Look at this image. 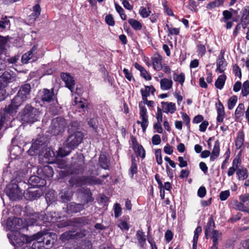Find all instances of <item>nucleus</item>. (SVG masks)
I'll return each mask as SVG.
<instances>
[{
    "label": "nucleus",
    "instance_id": "nucleus-42",
    "mask_svg": "<svg viewBox=\"0 0 249 249\" xmlns=\"http://www.w3.org/2000/svg\"><path fill=\"white\" fill-rule=\"evenodd\" d=\"M25 101L23 100L20 97H19L18 95H17L15 98L12 100L11 104L12 106L16 107L17 108L19 107Z\"/></svg>",
    "mask_w": 249,
    "mask_h": 249
},
{
    "label": "nucleus",
    "instance_id": "nucleus-56",
    "mask_svg": "<svg viewBox=\"0 0 249 249\" xmlns=\"http://www.w3.org/2000/svg\"><path fill=\"white\" fill-rule=\"evenodd\" d=\"M166 27L169 32L168 36L172 35H178L179 33V30L178 28H172L168 24H166Z\"/></svg>",
    "mask_w": 249,
    "mask_h": 249
},
{
    "label": "nucleus",
    "instance_id": "nucleus-36",
    "mask_svg": "<svg viewBox=\"0 0 249 249\" xmlns=\"http://www.w3.org/2000/svg\"><path fill=\"white\" fill-rule=\"evenodd\" d=\"M244 134L243 132H239L235 142V146L237 148L239 149L244 143Z\"/></svg>",
    "mask_w": 249,
    "mask_h": 249
},
{
    "label": "nucleus",
    "instance_id": "nucleus-17",
    "mask_svg": "<svg viewBox=\"0 0 249 249\" xmlns=\"http://www.w3.org/2000/svg\"><path fill=\"white\" fill-rule=\"evenodd\" d=\"M78 194L83 201V204H84L91 202L92 200L91 192L87 188H80L78 191Z\"/></svg>",
    "mask_w": 249,
    "mask_h": 249
},
{
    "label": "nucleus",
    "instance_id": "nucleus-32",
    "mask_svg": "<svg viewBox=\"0 0 249 249\" xmlns=\"http://www.w3.org/2000/svg\"><path fill=\"white\" fill-rule=\"evenodd\" d=\"M74 222L80 226L86 225L90 224L91 219L89 217H81L74 219Z\"/></svg>",
    "mask_w": 249,
    "mask_h": 249
},
{
    "label": "nucleus",
    "instance_id": "nucleus-15",
    "mask_svg": "<svg viewBox=\"0 0 249 249\" xmlns=\"http://www.w3.org/2000/svg\"><path fill=\"white\" fill-rule=\"evenodd\" d=\"M53 89H43L41 93V99L43 102L50 103L55 99Z\"/></svg>",
    "mask_w": 249,
    "mask_h": 249
},
{
    "label": "nucleus",
    "instance_id": "nucleus-40",
    "mask_svg": "<svg viewBox=\"0 0 249 249\" xmlns=\"http://www.w3.org/2000/svg\"><path fill=\"white\" fill-rule=\"evenodd\" d=\"M79 124L77 121H72L68 127V133H72L75 131H79Z\"/></svg>",
    "mask_w": 249,
    "mask_h": 249
},
{
    "label": "nucleus",
    "instance_id": "nucleus-18",
    "mask_svg": "<svg viewBox=\"0 0 249 249\" xmlns=\"http://www.w3.org/2000/svg\"><path fill=\"white\" fill-rule=\"evenodd\" d=\"M84 208V204H77L75 202H71L67 204V209L68 213H76L80 212Z\"/></svg>",
    "mask_w": 249,
    "mask_h": 249
},
{
    "label": "nucleus",
    "instance_id": "nucleus-54",
    "mask_svg": "<svg viewBox=\"0 0 249 249\" xmlns=\"http://www.w3.org/2000/svg\"><path fill=\"white\" fill-rule=\"evenodd\" d=\"M197 52L198 53V55L201 57H202L206 53V48L205 45L200 43H198L197 45Z\"/></svg>",
    "mask_w": 249,
    "mask_h": 249
},
{
    "label": "nucleus",
    "instance_id": "nucleus-26",
    "mask_svg": "<svg viewBox=\"0 0 249 249\" xmlns=\"http://www.w3.org/2000/svg\"><path fill=\"white\" fill-rule=\"evenodd\" d=\"M219 152H220L219 142L217 141H216L214 142V146L213 147L212 154L210 157V160L214 161L216 159H217L219 155Z\"/></svg>",
    "mask_w": 249,
    "mask_h": 249
},
{
    "label": "nucleus",
    "instance_id": "nucleus-25",
    "mask_svg": "<svg viewBox=\"0 0 249 249\" xmlns=\"http://www.w3.org/2000/svg\"><path fill=\"white\" fill-rule=\"evenodd\" d=\"M160 85L162 90H169L172 87L173 81L171 78H163L160 81Z\"/></svg>",
    "mask_w": 249,
    "mask_h": 249
},
{
    "label": "nucleus",
    "instance_id": "nucleus-47",
    "mask_svg": "<svg viewBox=\"0 0 249 249\" xmlns=\"http://www.w3.org/2000/svg\"><path fill=\"white\" fill-rule=\"evenodd\" d=\"M173 79L182 85L185 80V75L183 73H181L180 74L175 73L173 75Z\"/></svg>",
    "mask_w": 249,
    "mask_h": 249
},
{
    "label": "nucleus",
    "instance_id": "nucleus-58",
    "mask_svg": "<svg viewBox=\"0 0 249 249\" xmlns=\"http://www.w3.org/2000/svg\"><path fill=\"white\" fill-rule=\"evenodd\" d=\"M114 214L115 217L118 218L120 216L122 213V208L120 205L118 203H116L114 205Z\"/></svg>",
    "mask_w": 249,
    "mask_h": 249
},
{
    "label": "nucleus",
    "instance_id": "nucleus-53",
    "mask_svg": "<svg viewBox=\"0 0 249 249\" xmlns=\"http://www.w3.org/2000/svg\"><path fill=\"white\" fill-rule=\"evenodd\" d=\"M77 99L78 98L77 97H75V100L72 103V105L76 106L77 108L82 109L84 110L86 107L85 103L82 101H78Z\"/></svg>",
    "mask_w": 249,
    "mask_h": 249
},
{
    "label": "nucleus",
    "instance_id": "nucleus-44",
    "mask_svg": "<svg viewBox=\"0 0 249 249\" xmlns=\"http://www.w3.org/2000/svg\"><path fill=\"white\" fill-rule=\"evenodd\" d=\"M139 12L140 15L143 18H146L148 17L151 13V11L149 8H146L143 6L140 7Z\"/></svg>",
    "mask_w": 249,
    "mask_h": 249
},
{
    "label": "nucleus",
    "instance_id": "nucleus-16",
    "mask_svg": "<svg viewBox=\"0 0 249 249\" xmlns=\"http://www.w3.org/2000/svg\"><path fill=\"white\" fill-rule=\"evenodd\" d=\"M31 91V86L29 84H25L20 88L18 91V95L23 100L26 101L30 98V94Z\"/></svg>",
    "mask_w": 249,
    "mask_h": 249
},
{
    "label": "nucleus",
    "instance_id": "nucleus-59",
    "mask_svg": "<svg viewBox=\"0 0 249 249\" xmlns=\"http://www.w3.org/2000/svg\"><path fill=\"white\" fill-rule=\"evenodd\" d=\"M223 20L224 22H227L228 20L230 19L232 17V13L228 10H225L223 12Z\"/></svg>",
    "mask_w": 249,
    "mask_h": 249
},
{
    "label": "nucleus",
    "instance_id": "nucleus-57",
    "mask_svg": "<svg viewBox=\"0 0 249 249\" xmlns=\"http://www.w3.org/2000/svg\"><path fill=\"white\" fill-rule=\"evenodd\" d=\"M155 156L156 158V161L157 163L159 165L161 164L162 163V159L161 156V149H157L155 152Z\"/></svg>",
    "mask_w": 249,
    "mask_h": 249
},
{
    "label": "nucleus",
    "instance_id": "nucleus-46",
    "mask_svg": "<svg viewBox=\"0 0 249 249\" xmlns=\"http://www.w3.org/2000/svg\"><path fill=\"white\" fill-rule=\"evenodd\" d=\"M136 148L134 149L138 156H140L144 158L145 156V150L142 145H139L138 143H136Z\"/></svg>",
    "mask_w": 249,
    "mask_h": 249
},
{
    "label": "nucleus",
    "instance_id": "nucleus-22",
    "mask_svg": "<svg viewBox=\"0 0 249 249\" xmlns=\"http://www.w3.org/2000/svg\"><path fill=\"white\" fill-rule=\"evenodd\" d=\"M161 105L163 112L166 113L168 112L173 113L176 110L175 104L172 102L168 103L162 102Z\"/></svg>",
    "mask_w": 249,
    "mask_h": 249
},
{
    "label": "nucleus",
    "instance_id": "nucleus-55",
    "mask_svg": "<svg viewBox=\"0 0 249 249\" xmlns=\"http://www.w3.org/2000/svg\"><path fill=\"white\" fill-rule=\"evenodd\" d=\"M118 226L122 230H128L129 226L127 222L123 219H120L118 222Z\"/></svg>",
    "mask_w": 249,
    "mask_h": 249
},
{
    "label": "nucleus",
    "instance_id": "nucleus-50",
    "mask_svg": "<svg viewBox=\"0 0 249 249\" xmlns=\"http://www.w3.org/2000/svg\"><path fill=\"white\" fill-rule=\"evenodd\" d=\"M237 101V97L236 95L232 96L229 100L228 105V108L230 110L232 109Z\"/></svg>",
    "mask_w": 249,
    "mask_h": 249
},
{
    "label": "nucleus",
    "instance_id": "nucleus-19",
    "mask_svg": "<svg viewBox=\"0 0 249 249\" xmlns=\"http://www.w3.org/2000/svg\"><path fill=\"white\" fill-rule=\"evenodd\" d=\"M59 196L62 201L66 202L70 201L73 196V192L71 189L65 188L59 193Z\"/></svg>",
    "mask_w": 249,
    "mask_h": 249
},
{
    "label": "nucleus",
    "instance_id": "nucleus-33",
    "mask_svg": "<svg viewBox=\"0 0 249 249\" xmlns=\"http://www.w3.org/2000/svg\"><path fill=\"white\" fill-rule=\"evenodd\" d=\"M226 79V76L225 74H222L219 76L215 82V86L216 88L221 89L225 84Z\"/></svg>",
    "mask_w": 249,
    "mask_h": 249
},
{
    "label": "nucleus",
    "instance_id": "nucleus-2",
    "mask_svg": "<svg viewBox=\"0 0 249 249\" xmlns=\"http://www.w3.org/2000/svg\"><path fill=\"white\" fill-rule=\"evenodd\" d=\"M40 112L36 108L28 104L21 112V119L25 123H33L38 120Z\"/></svg>",
    "mask_w": 249,
    "mask_h": 249
},
{
    "label": "nucleus",
    "instance_id": "nucleus-52",
    "mask_svg": "<svg viewBox=\"0 0 249 249\" xmlns=\"http://www.w3.org/2000/svg\"><path fill=\"white\" fill-rule=\"evenodd\" d=\"M249 93V81H246L243 84L242 94L243 96H246Z\"/></svg>",
    "mask_w": 249,
    "mask_h": 249
},
{
    "label": "nucleus",
    "instance_id": "nucleus-48",
    "mask_svg": "<svg viewBox=\"0 0 249 249\" xmlns=\"http://www.w3.org/2000/svg\"><path fill=\"white\" fill-rule=\"evenodd\" d=\"M115 7L123 20H125L126 16L124 13V10L117 3H115Z\"/></svg>",
    "mask_w": 249,
    "mask_h": 249
},
{
    "label": "nucleus",
    "instance_id": "nucleus-28",
    "mask_svg": "<svg viewBox=\"0 0 249 249\" xmlns=\"http://www.w3.org/2000/svg\"><path fill=\"white\" fill-rule=\"evenodd\" d=\"M161 60V57L158 55H155L152 58L153 66L155 70L160 71L162 69Z\"/></svg>",
    "mask_w": 249,
    "mask_h": 249
},
{
    "label": "nucleus",
    "instance_id": "nucleus-13",
    "mask_svg": "<svg viewBox=\"0 0 249 249\" xmlns=\"http://www.w3.org/2000/svg\"><path fill=\"white\" fill-rule=\"evenodd\" d=\"M61 77L65 83L66 87L72 92L75 86V81L73 78L68 73H62Z\"/></svg>",
    "mask_w": 249,
    "mask_h": 249
},
{
    "label": "nucleus",
    "instance_id": "nucleus-29",
    "mask_svg": "<svg viewBox=\"0 0 249 249\" xmlns=\"http://www.w3.org/2000/svg\"><path fill=\"white\" fill-rule=\"evenodd\" d=\"M214 227V222L213 217L211 216L209 218V221L205 229V234L207 238H208L209 233H210L212 231L214 230L213 229Z\"/></svg>",
    "mask_w": 249,
    "mask_h": 249
},
{
    "label": "nucleus",
    "instance_id": "nucleus-61",
    "mask_svg": "<svg viewBox=\"0 0 249 249\" xmlns=\"http://www.w3.org/2000/svg\"><path fill=\"white\" fill-rule=\"evenodd\" d=\"M105 20L106 23L109 26H113L115 24L114 18L111 15L106 16Z\"/></svg>",
    "mask_w": 249,
    "mask_h": 249
},
{
    "label": "nucleus",
    "instance_id": "nucleus-63",
    "mask_svg": "<svg viewBox=\"0 0 249 249\" xmlns=\"http://www.w3.org/2000/svg\"><path fill=\"white\" fill-rule=\"evenodd\" d=\"M9 37H3L0 36V46L5 48V46L8 44Z\"/></svg>",
    "mask_w": 249,
    "mask_h": 249
},
{
    "label": "nucleus",
    "instance_id": "nucleus-3",
    "mask_svg": "<svg viewBox=\"0 0 249 249\" xmlns=\"http://www.w3.org/2000/svg\"><path fill=\"white\" fill-rule=\"evenodd\" d=\"M67 125V123L65 119L56 117L52 120L48 132L55 136L60 135L64 132Z\"/></svg>",
    "mask_w": 249,
    "mask_h": 249
},
{
    "label": "nucleus",
    "instance_id": "nucleus-27",
    "mask_svg": "<svg viewBox=\"0 0 249 249\" xmlns=\"http://www.w3.org/2000/svg\"><path fill=\"white\" fill-rule=\"evenodd\" d=\"M40 237H42V240L45 241V246L46 249L51 248L53 244L54 240L47 233L44 234H40Z\"/></svg>",
    "mask_w": 249,
    "mask_h": 249
},
{
    "label": "nucleus",
    "instance_id": "nucleus-14",
    "mask_svg": "<svg viewBox=\"0 0 249 249\" xmlns=\"http://www.w3.org/2000/svg\"><path fill=\"white\" fill-rule=\"evenodd\" d=\"M0 77L7 85L8 83L13 82L16 80L17 76L15 72L10 70L5 71Z\"/></svg>",
    "mask_w": 249,
    "mask_h": 249
},
{
    "label": "nucleus",
    "instance_id": "nucleus-7",
    "mask_svg": "<svg viewBox=\"0 0 249 249\" xmlns=\"http://www.w3.org/2000/svg\"><path fill=\"white\" fill-rule=\"evenodd\" d=\"M16 107L12 106L11 103L8 107H5L0 112V130L5 122L10 121L11 117L15 114L18 110Z\"/></svg>",
    "mask_w": 249,
    "mask_h": 249
},
{
    "label": "nucleus",
    "instance_id": "nucleus-35",
    "mask_svg": "<svg viewBox=\"0 0 249 249\" xmlns=\"http://www.w3.org/2000/svg\"><path fill=\"white\" fill-rule=\"evenodd\" d=\"M155 91V88L152 86H145L144 89H141V92L142 96H149L150 95V92L152 94H154Z\"/></svg>",
    "mask_w": 249,
    "mask_h": 249
},
{
    "label": "nucleus",
    "instance_id": "nucleus-20",
    "mask_svg": "<svg viewBox=\"0 0 249 249\" xmlns=\"http://www.w3.org/2000/svg\"><path fill=\"white\" fill-rule=\"evenodd\" d=\"M40 233H38L35 235V238L36 240L33 243L32 246L33 249H46L45 246V241L42 240V237H40Z\"/></svg>",
    "mask_w": 249,
    "mask_h": 249
},
{
    "label": "nucleus",
    "instance_id": "nucleus-9",
    "mask_svg": "<svg viewBox=\"0 0 249 249\" xmlns=\"http://www.w3.org/2000/svg\"><path fill=\"white\" fill-rule=\"evenodd\" d=\"M46 147V144L41 139L37 140L32 145L28 152L30 155L40 153L43 151V149Z\"/></svg>",
    "mask_w": 249,
    "mask_h": 249
},
{
    "label": "nucleus",
    "instance_id": "nucleus-24",
    "mask_svg": "<svg viewBox=\"0 0 249 249\" xmlns=\"http://www.w3.org/2000/svg\"><path fill=\"white\" fill-rule=\"evenodd\" d=\"M136 236L139 246L143 249L145 248L146 238L144 232L142 231H138Z\"/></svg>",
    "mask_w": 249,
    "mask_h": 249
},
{
    "label": "nucleus",
    "instance_id": "nucleus-10",
    "mask_svg": "<svg viewBox=\"0 0 249 249\" xmlns=\"http://www.w3.org/2000/svg\"><path fill=\"white\" fill-rule=\"evenodd\" d=\"M79 184L93 185H98L102 183V181L100 178H97L93 176H83L80 177Z\"/></svg>",
    "mask_w": 249,
    "mask_h": 249
},
{
    "label": "nucleus",
    "instance_id": "nucleus-37",
    "mask_svg": "<svg viewBox=\"0 0 249 249\" xmlns=\"http://www.w3.org/2000/svg\"><path fill=\"white\" fill-rule=\"evenodd\" d=\"M236 174L239 180H244L248 177L247 170L243 167L238 169L236 171Z\"/></svg>",
    "mask_w": 249,
    "mask_h": 249
},
{
    "label": "nucleus",
    "instance_id": "nucleus-21",
    "mask_svg": "<svg viewBox=\"0 0 249 249\" xmlns=\"http://www.w3.org/2000/svg\"><path fill=\"white\" fill-rule=\"evenodd\" d=\"M42 195V192L40 189L29 190L26 194L27 199L32 200L39 198Z\"/></svg>",
    "mask_w": 249,
    "mask_h": 249
},
{
    "label": "nucleus",
    "instance_id": "nucleus-38",
    "mask_svg": "<svg viewBox=\"0 0 249 249\" xmlns=\"http://www.w3.org/2000/svg\"><path fill=\"white\" fill-rule=\"evenodd\" d=\"M99 163L100 166L105 169H107L109 166V162L105 155H101L99 157Z\"/></svg>",
    "mask_w": 249,
    "mask_h": 249
},
{
    "label": "nucleus",
    "instance_id": "nucleus-62",
    "mask_svg": "<svg viewBox=\"0 0 249 249\" xmlns=\"http://www.w3.org/2000/svg\"><path fill=\"white\" fill-rule=\"evenodd\" d=\"M230 194L229 191H222L220 193L219 197L221 200L224 201L226 200L229 196Z\"/></svg>",
    "mask_w": 249,
    "mask_h": 249
},
{
    "label": "nucleus",
    "instance_id": "nucleus-34",
    "mask_svg": "<svg viewBox=\"0 0 249 249\" xmlns=\"http://www.w3.org/2000/svg\"><path fill=\"white\" fill-rule=\"evenodd\" d=\"M241 20L243 28H246L249 22V9L248 8H245L243 10Z\"/></svg>",
    "mask_w": 249,
    "mask_h": 249
},
{
    "label": "nucleus",
    "instance_id": "nucleus-23",
    "mask_svg": "<svg viewBox=\"0 0 249 249\" xmlns=\"http://www.w3.org/2000/svg\"><path fill=\"white\" fill-rule=\"evenodd\" d=\"M216 71L220 73L224 72L227 66V62L223 56H219L216 61Z\"/></svg>",
    "mask_w": 249,
    "mask_h": 249
},
{
    "label": "nucleus",
    "instance_id": "nucleus-1",
    "mask_svg": "<svg viewBox=\"0 0 249 249\" xmlns=\"http://www.w3.org/2000/svg\"><path fill=\"white\" fill-rule=\"evenodd\" d=\"M69 135L63 144V147L59 148L57 157H65L76 148L81 142L83 139V134L81 131H75L69 133Z\"/></svg>",
    "mask_w": 249,
    "mask_h": 249
},
{
    "label": "nucleus",
    "instance_id": "nucleus-11",
    "mask_svg": "<svg viewBox=\"0 0 249 249\" xmlns=\"http://www.w3.org/2000/svg\"><path fill=\"white\" fill-rule=\"evenodd\" d=\"M86 235V231H84L81 233L75 232V231H66L61 234L60 239L62 241L65 242L70 239H74L77 237H83Z\"/></svg>",
    "mask_w": 249,
    "mask_h": 249
},
{
    "label": "nucleus",
    "instance_id": "nucleus-5",
    "mask_svg": "<svg viewBox=\"0 0 249 249\" xmlns=\"http://www.w3.org/2000/svg\"><path fill=\"white\" fill-rule=\"evenodd\" d=\"M7 196L10 200L15 201L22 198L23 193L18 184L11 183L8 184L5 190Z\"/></svg>",
    "mask_w": 249,
    "mask_h": 249
},
{
    "label": "nucleus",
    "instance_id": "nucleus-60",
    "mask_svg": "<svg viewBox=\"0 0 249 249\" xmlns=\"http://www.w3.org/2000/svg\"><path fill=\"white\" fill-rule=\"evenodd\" d=\"M80 178H71L69 181V182L71 186L76 185V186H80L81 185L79 184Z\"/></svg>",
    "mask_w": 249,
    "mask_h": 249
},
{
    "label": "nucleus",
    "instance_id": "nucleus-6",
    "mask_svg": "<svg viewBox=\"0 0 249 249\" xmlns=\"http://www.w3.org/2000/svg\"><path fill=\"white\" fill-rule=\"evenodd\" d=\"M84 157L81 154H76L72 157V173H82L85 168Z\"/></svg>",
    "mask_w": 249,
    "mask_h": 249
},
{
    "label": "nucleus",
    "instance_id": "nucleus-30",
    "mask_svg": "<svg viewBox=\"0 0 249 249\" xmlns=\"http://www.w3.org/2000/svg\"><path fill=\"white\" fill-rule=\"evenodd\" d=\"M217 121L218 122H222L223 121V117L225 115L224 107L221 102H219L217 106Z\"/></svg>",
    "mask_w": 249,
    "mask_h": 249
},
{
    "label": "nucleus",
    "instance_id": "nucleus-45",
    "mask_svg": "<svg viewBox=\"0 0 249 249\" xmlns=\"http://www.w3.org/2000/svg\"><path fill=\"white\" fill-rule=\"evenodd\" d=\"M212 233L211 238L213 240V243H214V244L218 243V241L221 239V233L219 232L218 231L213 230Z\"/></svg>",
    "mask_w": 249,
    "mask_h": 249
},
{
    "label": "nucleus",
    "instance_id": "nucleus-49",
    "mask_svg": "<svg viewBox=\"0 0 249 249\" xmlns=\"http://www.w3.org/2000/svg\"><path fill=\"white\" fill-rule=\"evenodd\" d=\"M34 55L29 52V51L24 54L21 58V61L22 63L26 64L29 62V61L33 58Z\"/></svg>",
    "mask_w": 249,
    "mask_h": 249
},
{
    "label": "nucleus",
    "instance_id": "nucleus-41",
    "mask_svg": "<svg viewBox=\"0 0 249 249\" xmlns=\"http://www.w3.org/2000/svg\"><path fill=\"white\" fill-rule=\"evenodd\" d=\"M10 27V22L9 19H8V18L6 16L5 17L1 18V20H0V28L1 29H9Z\"/></svg>",
    "mask_w": 249,
    "mask_h": 249
},
{
    "label": "nucleus",
    "instance_id": "nucleus-39",
    "mask_svg": "<svg viewBox=\"0 0 249 249\" xmlns=\"http://www.w3.org/2000/svg\"><path fill=\"white\" fill-rule=\"evenodd\" d=\"M128 22L134 30H140L142 29V24L139 21L133 18H130L128 20Z\"/></svg>",
    "mask_w": 249,
    "mask_h": 249
},
{
    "label": "nucleus",
    "instance_id": "nucleus-12",
    "mask_svg": "<svg viewBox=\"0 0 249 249\" xmlns=\"http://www.w3.org/2000/svg\"><path fill=\"white\" fill-rule=\"evenodd\" d=\"M139 107L140 118L142 120V127L143 131H145L148 124L147 109L145 107L142 106V102L139 103Z\"/></svg>",
    "mask_w": 249,
    "mask_h": 249
},
{
    "label": "nucleus",
    "instance_id": "nucleus-51",
    "mask_svg": "<svg viewBox=\"0 0 249 249\" xmlns=\"http://www.w3.org/2000/svg\"><path fill=\"white\" fill-rule=\"evenodd\" d=\"M40 181V178L36 176H31L28 180V182L33 186L38 185Z\"/></svg>",
    "mask_w": 249,
    "mask_h": 249
},
{
    "label": "nucleus",
    "instance_id": "nucleus-4",
    "mask_svg": "<svg viewBox=\"0 0 249 249\" xmlns=\"http://www.w3.org/2000/svg\"><path fill=\"white\" fill-rule=\"evenodd\" d=\"M58 217L56 216L55 212H51L45 215H39L38 213H36L31 215L26 220V224L28 226H32L36 224L38 220H42L45 222H55L57 221ZM60 218V217H59Z\"/></svg>",
    "mask_w": 249,
    "mask_h": 249
},
{
    "label": "nucleus",
    "instance_id": "nucleus-64",
    "mask_svg": "<svg viewBox=\"0 0 249 249\" xmlns=\"http://www.w3.org/2000/svg\"><path fill=\"white\" fill-rule=\"evenodd\" d=\"M239 249H249V239L242 242Z\"/></svg>",
    "mask_w": 249,
    "mask_h": 249
},
{
    "label": "nucleus",
    "instance_id": "nucleus-43",
    "mask_svg": "<svg viewBox=\"0 0 249 249\" xmlns=\"http://www.w3.org/2000/svg\"><path fill=\"white\" fill-rule=\"evenodd\" d=\"M130 172L131 177L132 178L133 175L137 172V166L136 163V160L134 157L131 158V165L130 168Z\"/></svg>",
    "mask_w": 249,
    "mask_h": 249
},
{
    "label": "nucleus",
    "instance_id": "nucleus-8",
    "mask_svg": "<svg viewBox=\"0 0 249 249\" xmlns=\"http://www.w3.org/2000/svg\"><path fill=\"white\" fill-rule=\"evenodd\" d=\"M22 220L17 217L9 218L7 222L8 229L12 232H17L22 228Z\"/></svg>",
    "mask_w": 249,
    "mask_h": 249
},
{
    "label": "nucleus",
    "instance_id": "nucleus-31",
    "mask_svg": "<svg viewBox=\"0 0 249 249\" xmlns=\"http://www.w3.org/2000/svg\"><path fill=\"white\" fill-rule=\"evenodd\" d=\"M43 176L46 178H52L53 175V171L52 167L50 166H45L41 170Z\"/></svg>",
    "mask_w": 249,
    "mask_h": 249
}]
</instances>
